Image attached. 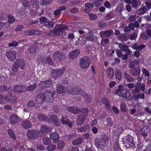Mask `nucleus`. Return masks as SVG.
Instances as JSON below:
<instances>
[{
  "instance_id": "obj_1",
  "label": "nucleus",
  "mask_w": 151,
  "mask_h": 151,
  "mask_svg": "<svg viewBox=\"0 0 151 151\" xmlns=\"http://www.w3.org/2000/svg\"><path fill=\"white\" fill-rule=\"evenodd\" d=\"M90 63L91 61L89 57L85 56L80 59L79 65L82 69H86L89 67Z\"/></svg>"
},
{
  "instance_id": "obj_2",
  "label": "nucleus",
  "mask_w": 151,
  "mask_h": 151,
  "mask_svg": "<svg viewBox=\"0 0 151 151\" xmlns=\"http://www.w3.org/2000/svg\"><path fill=\"white\" fill-rule=\"evenodd\" d=\"M133 137L128 135L123 138V143L124 145L125 146L129 148L131 147H133L134 145L133 143Z\"/></svg>"
},
{
  "instance_id": "obj_3",
  "label": "nucleus",
  "mask_w": 151,
  "mask_h": 151,
  "mask_svg": "<svg viewBox=\"0 0 151 151\" xmlns=\"http://www.w3.org/2000/svg\"><path fill=\"white\" fill-rule=\"evenodd\" d=\"M55 94V92L52 90L47 89L43 94L45 97L46 101H47L51 102L53 100L54 96Z\"/></svg>"
},
{
  "instance_id": "obj_4",
  "label": "nucleus",
  "mask_w": 151,
  "mask_h": 151,
  "mask_svg": "<svg viewBox=\"0 0 151 151\" xmlns=\"http://www.w3.org/2000/svg\"><path fill=\"white\" fill-rule=\"evenodd\" d=\"M61 28V27H60L58 24L56 25L54 30H51L49 31V35L53 37L62 35L63 32Z\"/></svg>"
},
{
  "instance_id": "obj_5",
  "label": "nucleus",
  "mask_w": 151,
  "mask_h": 151,
  "mask_svg": "<svg viewBox=\"0 0 151 151\" xmlns=\"http://www.w3.org/2000/svg\"><path fill=\"white\" fill-rule=\"evenodd\" d=\"M37 132L36 130L29 129L28 130L27 136L28 139L30 140H34L37 138Z\"/></svg>"
},
{
  "instance_id": "obj_6",
  "label": "nucleus",
  "mask_w": 151,
  "mask_h": 151,
  "mask_svg": "<svg viewBox=\"0 0 151 151\" xmlns=\"http://www.w3.org/2000/svg\"><path fill=\"white\" fill-rule=\"evenodd\" d=\"M107 139L106 136H104L99 140L96 139L95 140V144L97 147H99L100 146H104Z\"/></svg>"
},
{
  "instance_id": "obj_7",
  "label": "nucleus",
  "mask_w": 151,
  "mask_h": 151,
  "mask_svg": "<svg viewBox=\"0 0 151 151\" xmlns=\"http://www.w3.org/2000/svg\"><path fill=\"white\" fill-rule=\"evenodd\" d=\"M64 72L65 68H64L53 70L52 72V75L53 76L57 78L62 75L64 73Z\"/></svg>"
},
{
  "instance_id": "obj_8",
  "label": "nucleus",
  "mask_w": 151,
  "mask_h": 151,
  "mask_svg": "<svg viewBox=\"0 0 151 151\" xmlns=\"http://www.w3.org/2000/svg\"><path fill=\"white\" fill-rule=\"evenodd\" d=\"M53 57L54 60L58 61L63 59L64 55L62 53L57 51L54 53Z\"/></svg>"
},
{
  "instance_id": "obj_9",
  "label": "nucleus",
  "mask_w": 151,
  "mask_h": 151,
  "mask_svg": "<svg viewBox=\"0 0 151 151\" xmlns=\"http://www.w3.org/2000/svg\"><path fill=\"white\" fill-rule=\"evenodd\" d=\"M6 54L7 57L12 61L15 60L16 57V53L14 51H7L6 52Z\"/></svg>"
},
{
  "instance_id": "obj_10",
  "label": "nucleus",
  "mask_w": 151,
  "mask_h": 151,
  "mask_svg": "<svg viewBox=\"0 0 151 151\" xmlns=\"http://www.w3.org/2000/svg\"><path fill=\"white\" fill-rule=\"evenodd\" d=\"M86 119V116L83 114H79L77 116V124L78 125H81L84 122Z\"/></svg>"
},
{
  "instance_id": "obj_11",
  "label": "nucleus",
  "mask_w": 151,
  "mask_h": 151,
  "mask_svg": "<svg viewBox=\"0 0 151 151\" xmlns=\"http://www.w3.org/2000/svg\"><path fill=\"white\" fill-rule=\"evenodd\" d=\"M60 122H61L62 124L68 125L70 127H72V123L69 122L66 116H62Z\"/></svg>"
},
{
  "instance_id": "obj_12",
  "label": "nucleus",
  "mask_w": 151,
  "mask_h": 151,
  "mask_svg": "<svg viewBox=\"0 0 151 151\" xmlns=\"http://www.w3.org/2000/svg\"><path fill=\"white\" fill-rule=\"evenodd\" d=\"M6 99L8 101L12 103L15 102L17 101L16 96L15 95L10 94H7L6 95Z\"/></svg>"
},
{
  "instance_id": "obj_13",
  "label": "nucleus",
  "mask_w": 151,
  "mask_h": 151,
  "mask_svg": "<svg viewBox=\"0 0 151 151\" xmlns=\"http://www.w3.org/2000/svg\"><path fill=\"white\" fill-rule=\"evenodd\" d=\"M80 54V51L79 50H73L70 52L69 54V57L71 59L76 58Z\"/></svg>"
},
{
  "instance_id": "obj_14",
  "label": "nucleus",
  "mask_w": 151,
  "mask_h": 151,
  "mask_svg": "<svg viewBox=\"0 0 151 151\" xmlns=\"http://www.w3.org/2000/svg\"><path fill=\"white\" fill-rule=\"evenodd\" d=\"M129 73L134 76H139L140 74V70L138 68H135L130 70Z\"/></svg>"
},
{
  "instance_id": "obj_15",
  "label": "nucleus",
  "mask_w": 151,
  "mask_h": 151,
  "mask_svg": "<svg viewBox=\"0 0 151 151\" xmlns=\"http://www.w3.org/2000/svg\"><path fill=\"white\" fill-rule=\"evenodd\" d=\"M123 74L124 76L125 79L127 82H131L134 81V79L127 73V71L124 70Z\"/></svg>"
},
{
  "instance_id": "obj_16",
  "label": "nucleus",
  "mask_w": 151,
  "mask_h": 151,
  "mask_svg": "<svg viewBox=\"0 0 151 151\" xmlns=\"http://www.w3.org/2000/svg\"><path fill=\"white\" fill-rule=\"evenodd\" d=\"M35 100L38 104H41L43 101L46 100V99L43 94L41 93L37 96L35 98Z\"/></svg>"
},
{
  "instance_id": "obj_17",
  "label": "nucleus",
  "mask_w": 151,
  "mask_h": 151,
  "mask_svg": "<svg viewBox=\"0 0 151 151\" xmlns=\"http://www.w3.org/2000/svg\"><path fill=\"white\" fill-rule=\"evenodd\" d=\"M149 130L148 127L144 126L139 131V133L140 135L142 136L143 137H147V134L149 131Z\"/></svg>"
},
{
  "instance_id": "obj_18",
  "label": "nucleus",
  "mask_w": 151,
  "mask_h": 151,
  "mask_svg": "<svg viewBox=\"0 0 151 151\" xmlns=\"http://www.w3.org/2000/svg\"><path fill=\"white\" fill-rule=\"evenodd\" d=\"M106 74L109 78H112L114 75L113 69L111 67L109 68L106 70Z\"/></svg>"
},
{
  "instance_id": "obj_19",
  "label": "nucleus",
  "mask_w": 151,
  "mask_h": 151,
  "mask_svg": "<svg viewBox=\"0 0 151 151\" xmlns=\"http://www.w3.org/2000/svg\"><path fill=\"white\" fill-rule=\"evenodd\" d=\"M68 110L74 114H78L81 111V110L77 107L70 106L68 108Z\"/></svg>"
},
{
  "instance_id": "obj_20",
  "label": "nucleus",
  "mask_w": 151,
  "mask_h": 151,
  "mask_svg": "<svg viewBox=\"0 0 151 151\" xmlns=\"http://www.w3.org/2000/svg\"><path fill=\"white\" fill-rule=\"evenodd\" d=\"M69 92L72 94L78 95L80 93L81 89L78 87L74 86L69 89Z\"/></svg>"
},
{
  "instance_id": "obj_21",
  "label": "nucleus",
  "mask_w": 151,
  "mask_h": 151,
  "mask_svg": "<svg viewBox=\"0 0 151 151\" xmlns=\"http://www.w3.org/2000/svg\"><path fill=\"white\" fill-rule=\"evenodd\" d=\"M131 4L132 7L135 9H137L139 7L141 4L139 0H132Z\"/></svg>"
},
{
  "instance_id": "obj_22",
  "label": "nucleus",
  "mask_w": 151,
  "mask_h": 151,
  "mask_svg": "<svg viewBox=\"0 0 151 151\" xmlns=\"http://www.w3.org/2000/svg\"><path fill=\"white\" fill-rule=\"evenodd\" d=\"M25 86H24L18 85L15 86L14 88V91L18 93L23 92Z\"/></svg>"
},
{
  "instance_id": "obj_23",
  "label": "nucleus",
  "mask_w": 151,
  "mask_h": 151,
  "mask_svg": "<svg viewBox=\"0 0 151 151\" xmlns=\"http://www.w3.org/2000/svg\"><path fill=\"white\" fill-rule=\"evenodd\" d=\"M15 63L18 66V68H20L22 70L24 69L25 66V63L22 60L17 59Z\"/></svg>"
},
{
  "instance_id": "obj_24",
  "label": "nucleus",
  "mask_w": 151,
  "mask_h": 151,
  "mask_svg": "<svg viewBox=\"0 0 151 151\" xmlns=\"http://www.w3.org/2000/svg\"><path fill=\"white\" fill-rule=\"evenodd\" d=\"M134 91L131 90L127 91L126 99L127 100L132 99L134 96Z\"/></svg>"
},
{
  "instance_id": "obj_25",
  "label": "nucleus",
  "mask_w": 151,
  "mask_h": 151,
  "mask_svg": "<svg viewBox=\"0 0 151 151\" xmlns=\"http://www.w3.org/2000/svg\"><path fill=\"white\" fill-rule=\"evenodd\" d=\"M102 101L103 104L105 105V107L106 109L108 110L111 108V106L107 99L104 98L102 99Z\"/></svg>"
},
{
  "instance_id": "obj_26",
  "label": "nucleus",
  "mask_w": 151,
  "mask_h": 151,
  "mask_svg": "<svg viewBox=\"0 0 151 151\" xmlns=\"http://www.w3.org/2000/svg\"><path fill=\"white\" fill-rule=\"evenodd\" d=\"M148 9L146 6H144L140 8L137 11V14H142L148 10Z\"/></svg>"
},
{
  "instance_id": "obj_27",
  "label": "nucleus",
  "mask_w": 151,
  "mask_h": 151,
  "mask_svg": "<svg viewBox=\"0 0 151 151\" xmlns=\"http://www.w3.org/2000/svg\"><path fill=\"white\" fill-rule=\"evenodd\" d=\"M50 119L51 121L56 126H59V123L57 116L55 115L51 116Z\"/></svg>"
},
{
  "instance_id": "obj_28",
  "label": "nucleus",
  "mask_w": 151,
  "mask_h": 151,
  "mask_svg": "<svg viewBox=\"0 0 151 151\" xmlns=\"http://www.w3.org/2000/svg\"><path fill=\"white\" fill-rule=\"evenodd\" d=\"M65 88L61 84H59L57 88V92L60 94H61L65 92Z\"/></svg>"
},
{
  "instance_id": "obj_29",
  "label": "nucleus",
  "mask_w": 151,
  "mask_h": 151,
  "mask_svg": "<svg viewBox=\"0 0 151 151\" xmlns=\"http://www.w3.org/2000/svg\"><path fill=\"white\" fill-rule=\"evenodd\" d=\"M22 125L24 128L26 129H28L31 127L30 121H23L22 123Z\"/></svg>"
},
{
  "instance_id": "obj_30",
  "label": "nucleus",
  "mask_w": 151,
  "mask_h": 151,
  "mask_svg": "<svg viewBox=\"0 0 151 151\" xmlns=\"http://www.w3.org/2000/svg\"><path fill=\"white\" fill-rule=\"evenodd\" d=\"M50 138L51 139L53 140L55 142H56L58 140L59 136L58 134L56 133H52L50 134Z\"/></svg>"
},
{
  "instance_id": "obj_31",
  "label": "nucleus",
  "mask_w": 151,
  "mask_h": 151,
  "mask_svg": "<svg viewBox=\"0 0 151 151\" xmlns=\"http://www.w3.org/2000/svg\"><path fill=\"white\" fill-rule=\"evenodd\" d=\"M10 120L12 124H14L18 122V119L17 116L15 115H12L10 118Z\"/></svg>"
},
{
  "instance_id": "obj_32",
  "label": "nucleus",
  "mask_w": 151,
  "mask_h": 151,
  "mask_svg": "<svg viewBox=\"0 0 151 151\" xmlns=\"http://www.w3.org/2000/svg\"><path fill=\"white\" fill-rule=\"evenodd\" d=\"M144 144L147 147L143 151H151V143L150 141H146L144 142Z\"/></svg>"
},
{
  "instance_id": "obj_33",
  "label": "nucleus",
  "mask_w": 151,
  "mask_h": 151,
  "mask_svg": "<svg viewBox=\"0 0 151 151\" xmlns=\"http://www.w3.org/2000/svg\"><path fill=\"white\" fill-rule=\"evenodd\" d=\"M40 131L42 133H48L51 131V129L47 126L44 125L41 127Z\"/></svg>"
},
{
  "instance_id": "obj_34",
  "label": "nucleus",
  "mask_w": 151,
  "mask_h": 151,
  "mask_svg": "<svg viewBox=\"0 0 151 151\" xmlns=\"http://www.w3.org/2000/svg\"><path fill=\"white\" fill-rule=\"evenodd\" d=\"M118 45V47L120 48V50L123 52H124L129 47L127 45L122 44L121 43L117 44Z\"/></svg>"
},
{
  "instance_id": "obj_35",
  "label": "nucleus",
  "mask_w": 151,
  "mask_h": 151,
  "mask_svg": "<svg viewBox=\"0 0 151 151\" xmlns=\"http://www.w3.org/2000/svg\"><path fill=\"white\" fill-rule=\"evenodd\" d=\"M115 76L116 79L118 80L121 79L122 74L120 70L118 69H116L115 73Z\"/></svg>"
},
{
  "instance_id": "obj_36",
  "label": "nucleus",
  "mask_w": 151,
  "mask_h": 151,
  "mask_svg": "<svg viewBox=\"0 0 151 151\" xmlns=\"http://www.w3.org/2000/svg\"><path fill=\"white\" fill-rule=\"evenodd\" d=\"M120 109L122 112H125L127 111V105L124 102H122L120 105Z\"/></svg>"
},
{
  "instance_id": "obj_37",
  "label": "nucleus",
  "mask_w": 151,
  "mask_h": 151,
  "mask_svg": "<svg viewBox=\"0 0 151 151\" xmlns=\"http://www.w3.org/2000/svg\"><path fill=\"white\" fill-rule=\"evenodd\" d=\"M66 8L65 6L60 7L58 9H56L54 12V14L55 15H58L60 14L62 10H64Z\"/></svg>"
},
{
  "instance_id": "obj_38",
  "label": "nucleus",
  "mask_w": 151,
  "mask_h": 151,
  "mask_svg": "<svg viewBox=\"0 0 151 151\" xmlns=\"http://www.w3.org/2000/svg\"><path fill=\"white\" fill-rule=\"evenodd\" d=\"M123 6L121 4H118L115 8V11L118 13H121L123 10Z\"/></svg>"
},
{
  "instance_id": "obj_39",
  "label": "nucleus",
  "mask_w": 151,
  "mask_h": 151,
  "mask_svg": "<svg viewBox=\"0 0 151 151\" xmlns=\"http://www.w3.org/2000/svg\"><path fill=\"white\" fill-rule=\"evenodd\" d=\"M38 49L37 47L33 45L30 46L28 49L29 52L31 54H34Z\"/></svg>"
},
{
  "instance_id": "obj_40",
  "label": "nucleus",
  "mask_w": 151,
  "mask_h": 151,
  "mask_svg": "<svg viewBox=\"0 0 151 151\" xmlns=\"http://www.w3.org/2000/svg\"><path fill=\"white\" fill-rule=\"evenodd\" d=\"M127 91L125 89H122L120 93L119 96L120 98H123L124 99H126Z\"/></svg>"
},
{
  "instance_id": "obj_41",
  "label": "nucleus",
  "mask_w": 151,
  "mask_h": 151,
  "mask_svg": "<svg viewBox=\"0 0 151 151\" xmlns=\"http://www.w3.org/2000/svg\"><path fill=\"white\" fill-rule=\"evenodd\" d=\"M102 32L106 37H109L113 34V31L111 30H107L106 31H102Z\"/></svg>"
},
{
  "instance_id": "obj_42",
  "label": "nucleus",
  "mask_w": 151,
  "mask_h": 151,
  "mask_svg": "<svg viewBox=\"0 0 151 151\" xmlns=\"http://www.w3.org/2000/svg\"><path fill=\"white\" fill-rule=\"evenodd\" d=\"M32 6L35 8H38L39 6V2L37 0H31Z\"/></svg>"
},
{
  "instance_id": "obj_43",
  "label": "nucleus",
  "mask_w": 151,
  "mask_h": 151,
  "mask_svg": "<svg viewBox=\"0 0 151 151\" xmlns=\"http://www.w3.org/2000/svg\"><path fill=\"white\" fill-rule=\"evenodd\" d=\"M37 84L36 83H34L32 85H30L29 86L27 87L26 90L29 91H31L34 90Z\"/></svg>"
},
{
  "instance_id": "obj_44",
  "label": "nucleus",
  "mask_w": 151,
  "mask_h": 151,
  "mask_svg": "<svg viewBox=\"0 0 151 151\" xmlns=\"http://www.w3.org/2000/svg\"><path fill=\"white\" fill-rule=\"evenodd\" d=\"M42 141L45 145H48L50 143V139L48 137H44L42 139Z\"/></svg>"
},
{
  "instance_id": "obj_45",
  "label": "nucleus",
  "mask_w": 151,
  "mask_h": 151,
  "mask_svg": "<svg viewBox=\"0 0 151 151\" xmlns=\"http://www.w3.org/2000/svg\"><path fill=\"white\" fill-rule=\"evenodd\" d=\"M82 140V138H78L74 140L72 142V144L74 145H78L81 143Z\"/></svg>"
},
{
  "instance_id": "obj_46",
  "label": "nucleus",
  "mask_w": 151,
  "mask_h": 151,
  "mask_svg": "<svg viewBox=\"0 0 151 151\" xmlns=\"http://www.w3.org/2000/svg\"><path fill=\"white\" fill-rule=\"evenodd\" d=\"M45 26L47 28L52 27L54 26V22L52 21H47L45 24Z\"/></svg>"
},
{
  "instance_id": "obj_47",
  "label": "nucleus",
  "mask_w": 151,
  "mask_h": 151,
  "mask_svg": "<svg viewBox=\"0 0 151 151\" xmlns=\"http://www.w3.org/2000/svg\"><path fill=\"white\" fill-rule=\"evenodd\" d=\"M37 117L41 121H46L47 118L46 116L42 114H39Z\"/></svg>"
},
{
  "instance_id": "obj_48",
  "label": "nucleus",
  "mask_w": 151,
  "mask_h": 151,
  "mask_svg": "<svg viewBox=\"0 0 151 151\" xmlns=\"http://www.w3.org/2000/svg\"><path fill=\"white\" fill-rule=\"evenodd\" d=\"M88 127V126L87 125H84L82 127H81L78 129V132H85L87 129Z\"/></svg>"
},
{
  "instance_id": "obj_49",
  "label": "nucleus",
  "mask_w": 151,
  "mask_h": 151,
  "mask_svg": "<svg viewBox=\"0 0 151 151\" xmlns=\"http://www.w3.org/2000/svg\"><path fill=\"white\" fill-rule=\"evenodd\" d=\"M52 0H40V4L42 6L48 5L50 4Z\"/></svg>"
},
{
  "instance_id": "obj_50",
  "label": "nucleus",
  "mask_w": 151,
  "mask_h": 151,
  "mask_svg": "<svg viewBox=\"0 0 151 151\" xmlns=\"http://www.w3.org/2000/svg\"><path fill=\"white\" fill-rule=\"evenodd\" d=\"M106 122V125L110 127L113 124V122L112 120V119L110 117H108L107 118Z\"/></svg>"
},
{
  "instance_id": "obj_51",
  "label": "nucleus",
  "mask_w": 151,
  "mask_h": 151,
  "mask_svg": "<svg viewBox=\"0 0 151 151\" xmlns=\"http://www.w3.org/2000/svg\"><path fill=\"white\" fill-rule=\"evenodd\" d=\"M114 13L111 12L108 13L106 16V19L107 20H110L114 18Z\"/></svg>"
},
{
  "instance_id": "obj_52",
  "label": "nucleus",
  "mask_w": 151,
  "mask_h": 151,
  "mask_svg": "<svg viewBox=\"0 0 151 151\" xmlns=\"http://www.w3.org/2000/svg\"><path fill=\"white\" fill-rule=\"evenodd\" d=\"M9 88L8 91V92H10L9 89V87L8 86V85L7 84H4L3 85H2L0 87L1 89L3 91H6L8 88Z\"/></svg>"
},
{
  "instance_id": "obj_53",
  "label": "nucleus",
  "mask_w": 151,
  "mask_h": 151,
  "mask_svg": "<svg viewBox=\"0 0 151 151\" xmlns=\"http://www.w3.org/2000/svg\"><path fill=\"white\" fill-rule=\"evenodd\" d=\"M136 86L139 87L140 89L142 91H143L145 90V83H138L136 84Z\"/></svg>"
},
{
  "instance_id": "obj_54",
  "label": "nucleus",
  "mask_w": 151,
  "mask_h": 151,
  "mask_svg": "<svg viewBox=\"0 0 151 151\" xmlns=\"http://www.w3.org/2000/svg\"><path fill=\"white\" fill-rule=\"evenodd\" d=\"M8 134L10 137L14 139H16V136L15 135L14 132H13L12 130L10 129H9L7 131Z\"/></svg>"
},
{
  "instance_id": "obj_55",
  "label": "nucleus",
  "mask_w": 151,
  "mask_h": 151,
  "mask_svg": "<svg viewBox=\"0 0 151 151\" xmlns=\"http://www.w3.org/2000/svg\"><path fill=\"white\" fill-rule=\"evenodd\" d=\"M65 143L63 141H60L58 144V149L61 150L65 146Z\"/></svg>"
},
{
  "instance_id": "obj_56",
  "label": "nucleus",
  "mask_w": 151,
  "mask_h": 151,
  "mask_svg": "<svg viewBox=\"0 0 151 151\" xmlns=\"http://www.w3.org/2000/svg\"><path fill=\"white\" fill-rule=\"evenodd\" d=\"M88 16L90 20H95L97 18V15L92 13H90L88 14Z\"/></svg>"
},
{
  "instance_id": "obj_57",
  "label": "nucleus",
  "mask_w": 151,
  "mask_h": 151,
  "mask_svg": "<svg viewBox=\"0 0 151 151\" xmlns=\"http://www.w3.org/2000/svg\"><path fill=\"white\" fill-rule=\"evenodd\" d=\"M56 148V145H50L47 147V150L49 151H52L54 150Z\"/></svg>"
},
{
  "instance_id": "obj_58",
  "label": "nucleus",
  "mask_w": 151,
  "mask_h": 151,
  "mask_svg": "<svg viewBox=\"0 0 151 151\" xmlns=\"http://www.w3.org/2000/svg\"><path fill=\"white\" fill-rule=\"evenodd\" d=\"M122 89V86L121 85H119L117 89H116L115 91V93L116 95H119V93H120Z\"/></svg>"
},
{
  "instance_id": "obj_59",
  "label": "nucleus",
  "mask_w": 151,
  "mask_h": 151,
  "mask_svg": "<svg viewBox=\"0 0 151 151\" xmlns=\"http://www.w3.org/2000/svg\"><path fill=\"white\" fill-rule=\"evenodd\" d=\"M15 19L12 15H10L8 16V22L9 24H11L14 22Z\"/></svg>"
},
{
  "instance_id": "obj_60",
  "label": "nucleus",
  "mask_w": 151,
  "mask_h": 151,
  "mask_svg": "<svg viewBox=\"0 0 151 151\" xmlns=\"http://www.w3.org/2000/svg\"><path fill=\"white\" fill-rule=\"evenodd\" d=\"M18 66L15 63L12 69V71L14 73H16L18 71Z\"/></svg>"
},
{
  "instance_id": "obj_61",
  "label": "nucleus",
  "mask_w": 151,
  "mask_h": 151,
  "mask_svg": "<svg viewBox=\"0 0 151 151\" xmlns=\"http://www.w3.org/2000/svg\"><path fill=\"white\" fill-rule=\"evenodd\" d=\"M84 100L87 103H90L92 101V98L91 96L87 95L85 96Z\"/></svg>"
},
{
  "instance_id": "obj_62",
  "label": "nucleus",
  "mask_w": 151,
  "mask_h": 151,
  "mask_svg": "<svg viewBox=\"0 0 151 151\" xmlns=\"http://www.w3.org/2000/svg\"><path fill=\"white\" fill-rule=\"evenodd\" d=\"M24 28V26L23 25L20 24L17 25L15 28V31L17 32L21 31Z\"/></svg>"
},
{
  "instance_id": "obj_63",
  "label": "nucleus",
  "mask_w": 151,
  "mask_h": 151,
  "mask_svg": "<svg viewBox=\"0 0 151 151\" xmlns=\"http://www.w3.org/2000/svg\"><path fill=\"white\" fill-rule=\"evenodd\" d=\"M36 148L39 150H43L45 148L44 146L42 144H39L36 145Z\"/></svg>"
},
{
  "instance_id": "obj_64",
  "label": "nucleus",
  "mask_w": 151,
  "mask_h": 151,
  "mask_svg": "<svg viewBox=\"0 0 151 151\" xmlns=\"http://www.w3.org/2000/svg\"><path fill=\"white\" fill-rule=\"evenodd\" d=\"M85 6L86 8L90 9L91 8H93L94 7V5L91 3H88L85 4Z\"/></svg>"
}]
</instances>
